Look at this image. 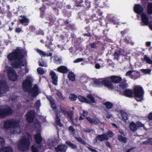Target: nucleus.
I'll use <instances>...</instances> for the list:
<instances>
[{
    "mask_svg": "<svg viewBox=\"0 0 152 152\" xmlns=\"http://www.w3.org/2000/svg\"><path fill=\"white\" fill-rule=\"evenodd\" d=\"M42 146L38 145L35 144L31 146V149L32 152H39V150Z\"/></svg>",
    "mask_w": 152,
    "mask_h": 152,
    "instance_id": "obj_27",
    "label": "nucleus"
},
{
    "mask_svg": "<svg viewBox=\"0 0 152 152\" xmlns=\"http://www.w3.org/2000/svg\"><path fill=\"white\" fill-rule=\"evenodd\" d=\"M43 7H41L39 8V10L41 11L40 14V16L41 18H43L44 17L45 12L44 10H42Z\"/></svg>",
    "mask_w": 152,
    "mask_h": 152,
    "instance_id": "obj_53",
    "label": "nucleus"
},
{
    "mask_svg": "<svg viewBox=\"0 0 152 152\" xmlns=\"http://www.w3.org/2000/svg\"><path fill=\"white\" fill-rule=\"evenodd\" d=\"M67 115H68V116L69 117V119L71 121H73V118H72V115H73L72 113H69L67 114Z\"/></svg>",
    "mask_w": 152,
    "mask_h": 152,
    "instance_id": "obj_58",
    "label": "nucleus"
},
{
    "mask_svg": "<svg viewBox=\"0 0 152 152\" xmlns=\"http://www.w3.org/2000/svg\"><path fill=\"white\" fill-rule=\"evenodd\" d=\"M5 141L4 139L1 137H0V145L3 146L4 145Z\"/></svg>",
    "mask_w": 152,
    "mask_h": 152,
    "instance_id": "obj_55",
    "label": "nucleus"
},
{
    "mask_svg": "<svg viewBox=\"0 0 152 152\" xmlns=\"http://www.w3.org/2000/svg\"><path fill=\"white\" fill-rule=\"evenodd\" d=\"M76 139L79 142L81 143V144L85 145L86 144V142H85L82 140L81 138L80 137H76Z\"/></svg>",
    "mask_w": 152,
    "mask_h": 152,
    "instance_id": "obj_52",
    "label": "nucleus"
},
{
    "mask_svg": "<svg viewBox=\"0 0 152 152\" xmlns=\"http://www.w3.org/2000/svg\"><path fill=\"white\" fill-rule=\"evenodd\" d=\"M147 12L149 14H152V3H149L147 6Z\"/></svg>",
    "mask_w": 152,
    "mask_h": 152,
    "instance_id": "obj_35",
    "label": "nucleus"
},
{
    "mask_svg": "<svg viewBox=\"0 0 152 152\" xmlns=\"http://www.w3.org/2000/svg\"><path fill=\"white\" fill-rule=\"evenodd\" d=\"M77 98H78V97L77 96L74 94H71L69 96V99L72 101L76 100Z\"/></svg>",
    "mask_w": 152,
    "mask_h": 152,
    "instance_id": "obj_43",
    "label": "nucleus"
},
{
    "mask_svg": "<svg viewBox=\"0 0 152 152\" xmlns=\"http://www.w3.org/2000/svg\"><path fill=\"white\" fill-rule=\"evenodd\" d=\"M135 99L137 101L140 102L143 100L144 91L142 87L138 86L134 88L133 94Z\"/></svg>",
    "mask_w": 152,
    "mask_h": 152,
    "instance_id": "obj_3",
    "label": "nucleus"
},
{
    "mask_svg": "<svg viewBox=\"0 0 152 152\" xmlns=\"http://www.w3.org/2000/svg\"><path fill=\"white\" fill-rule=\"evenodd\" d=\"M7 72L9 80L13 81H17L18 75L15 70L11 67H9L7 69Z\"/></svg>",
    "mask_w": 152,
    "mask_h": 152,
    "instance_id": "obj_6",
    "label": "nucleus"
},
{
    "mask_svg": "<svg viewBox=\"0 0 152 152\" xmlns=\"http://www.w3.org/2000/svg\"><path fill=\"white\" fill-rule=\"evenodd\" d=\"M108 137L107 136L104 134H102L101 135L98 136L94 140V142L95 143L97 142V141H102L104 140H107Z\"/></svg>",
    "mask_w": 152,
    "mask_h": 152,
    "instance_id": "obj_15",
    "label": "nucleus"
},
{
    "mask_svg": "<svg viewBox=\"0 0 152 152\" xmlns=\"http://www.w3.org/2000/svg\"><path fill=\"white\" fill-rule=\"evenodd\" d=\"M127 54L125 51L122 49H120L118 50L115 51L113 54L114 59L118 60L119 59V57L121 56H124L127 55Z\"/></svg>",
    "mask_w": 152,
    "mask_h": 152,
    "instance_id": "obj_11",
    "label": "nucleus"
},
{
    "mask_svg": "<svg viewBox=\"0 0 152 152\" xmlns=\"http://www.w3.org/2000/svg\"><path fill=\"white\" fill-rule=\"evenodd\" d=\"M68 77L70 80L74 81L75 79V76L73 72H70L68 75Z\"/></svg>",
    "mask_w": 152,
    "mask_h": 152,
    "instance_id": "obj_36",
    "label": "nucleus"
},
{
    "mask_svg": "<svg viewBox=\"0 0 152 152\" xmlns=\"http://www.w3.org/2000/svg\"><path fill=\"white\" fill-rule=\"evenodd\" d=\"M0 152H13V150L10 147H5L0 149Z\"/></svg>",
    "mask_w": 152,
    "mask_h": 152,
    "instance_id": "obj_29",
    "label": "nucleus"
},
{
    "mask_svg": "<svg viewBox=\"0 0 152 152\" xmlns=\"http://www.w3.org/2000/svg\"><path fill=\"white\" fill-rule=\"evenodd\" d=\"M29 30L31 31H34L35 30V27L33 26H31L29 27Z\"/></svg>",
    "mask_w": 152,
    "mask_h": 152,
    "instance_id": "obj_63",
    "label": "nucleus"
},
{
    "mask_svg": "<svg viewBox=\"0 0 152 152\" xmlns=\"http://www.w3.org/2000/svg\"><path fill=\"white\" fill-rule=\"evenodd\" d=\"M31 140V137L29 134L22 138L18 142V149L23 151L28 150L29 149Z\"/></svg>",
    "mask_w": 152,
    "mask_h": 152,
    "instance_id": "obj_2",
    "label": "nucleus"
},
{
    "mask_svg": "<svg viewBox=\"0 0 152 152\" xmlns=\"http://www.w3.org/2000/svg\"><path fill=\"white\" fill-rule=\"evenodd\" d=\"M123 96L129 98H132L133 96V91L129 89H125L123 91Z\"/></svg>",
    "mask_w": 152,
    "mask_h": 152,
    "instance_id": "obj_17",
    "label": "nucleus"
},
{
    "mask_svg": "<svg viewBox=\"0 0 152 152\" xmlns=\"http://www.w3.org/2000/svg\"><path fill=\"white\" fill-rule=\"evenodd\" d=\"M64 23L65 25H66L67 27L68 28H71L73 26L72 25L69 23V22L67 20L64 21Z\"/></svg>",
    "mask_w": 152,
    "mask_h": 152,
    "instance_id": "obj_51",
    "label": "nucleus"
},
{
    "mask_svg": "<svg viewBox=\"0 0 152 152\" xmlns=\"http://www.w3.org/2000/svg\"><path fill=\"white\" fill-rule=\"evenodd\" d=\"M67 147L65 145H59L56 148V152H66Z\"/></svg>",
    "mask_w": 152,
    "mask_h": 152,
    "instance_id": "obj_26",
    "label": "nucleus"
},
{
    "mask_svg": "<svg viewBox=\"0 0 152 152\" xmlns=\"http://www.w3.org/2000/svg\"><path fill=\"white\" fill-rule=\"evenodd\" d=\"M136 124L137 128H139L140 127H143L144 126V124H142L140 121H137L136 123Z\"/></svg>",
    "mask_w": 152,
    "mask_h": 152,
    "instance_id": "obj_50",
    "label": "nucleus"
},
{
    "mask_svg": "<svg viewBox=\"0 0 152 152\" xmlns=\"http://www.w3.org/2000/svg\"><path fill=\"white\" fill-rule=\"evenodd\" d=\"M141 71L144 73L150 74L151 71V69H142L141 70Z\"/></svg>",
    "mask_w": 152,
    "mask_h": 152,
    "instance_id": "obj_49",
    "label": "nucleus"
},
{
    "mask_svg": "<svg viewBox=\"0 0 152 152\" xmlns=\"http://www.w3.org/2000/svg\"><path fill=\"white\" fill-rule=\"evenodd\" d=\"M37 71L38 73L40 75H42L45 73L43 69L40 67H38L37 69Z\"/></svg>",
    "mask_w": 152,
    "mask_h": 152,
    "instance_id": "obj_45",
    "label": "nucleus"
},
{
    "mask_svg": "<svg viewBox=\"0 0 152 152\" xmlns=\"http://www.w3.org/2000/svg\"><path fill=\"white\" fill-rule=\"evenodd\" d=\"M99 0H94V1L96 5L95 7H98V9H99L100 8H102L104 6H105V2H103L104 4V6L100 4L101 2H98Z\"/></svg>",
    "mask_w": 152,
    "mask_h": 152,
    "instance_id": "obj_38",
    "label": "nucleus"
},
{
    "mask_svg": "<svg viewBox=\"0 0 152 152\" xmlns=\"http://www.w3.org/2000/svg\"><path fill=\"white\" fill-rule=\"evenodd\" d=\"M24 57L22 50L19 47H17L14 51L9 54L7 56L10 61H14L12 63V65L15 68H20L22 66H25L23 61Z\"/></svg>",
    "mask_w": 152,
    "mask_h": 152,
    "instance_id": "obj_1",
    "label": "nucleus"
},
{
    "mask_svg": "<svg viewBox=\"0 0 152 152\" xmlns=\"http://www.w3.org/2000/svg\"><path fill=\"white\" fill-rule=\"evenodd\" d=\"M143 60L145 61L147 63L152 64V60L150 58L148 57L147 55H145L143 57Z\"/></svg>",
    "mask_w": 152,
    "mask_h": 152,
    "instance_id": "obj_39",
    "label": "nucleus"
},
{
    "mask_svg": "<svg viewBox=\"0 0 152 152\" xmlns=\"http://www.w3.org/2000/svg\"><path fill=\"white\" fill-rule=\"evenodd\" d=\"M56 95L58 97L59 99L61 100H63L65 99L66 97L63 96L62 93L61 91H58L56 93Z\"/></svg>",
    "mask_w": 152,
    "mask_h": 152,
    "instance_id": "obj_33",
    "label": "nucleus"
},
{
    "mask_svg": "<svg viewBox=\"0 0 152 152\" xmlns=\"http://www.w3.org/2000/svg\"><path fill=\"white\" fill-rule=\"evenodd\" d=\"M110 79L112 82L116 83H120L122 80V79L121 77L114 75L110 76Z\"/></svg>",
    "mask_w": 152,
    "mask_h": 152,
    "instance_id": "obj_24",
    "label": "nucleus"
},
{
    "mask_svg": "<svg viewBox=\"0 0 152 152\" xmlns=\"http://www.w3.org/2000/svg\"><path fill=\"white\" fill-rule=\"evenodd\" d=\"M83 60V58H78L73 61L74 63H77L81 62Z\"/></svg>",
    "mask_w": 152,
    "mask_h": 152,
    "instance_id": "obj_57",
    "label": "nucleus"
},
{
    "mask_svg": "<svg viewBox=\"0 0 152 152\" xmlns=\"http://www.w3.org/2000/svg\"><path fill=\"white\" fill-rule=\"evenodd\" d=\"M129 38L128 37H126L124 39V41L125 43L126 44H129Z\"/></svg>",
    "mask_w": 152,
    "mask_h": 152,
    "instance_id": "obj_60",
    "label": "nucleus"
},
{
    "mask_svg": "<svg viewBox=\"0 0 152 152\" xmlns=\"http://www.w3.org/2000/svg\"><path fill=\"white\" fill-rule=\"evenodd\" d=\"M19 124V121L17 120L12 119L7 120L4 123V127L6 129H14L18 126Z\"/></svg>",
    "mask_w": 152,
    "mask_h": 152,
    "instance_id": "obj_4",
    "label": "nucleus"
},
{
    "mask_svg": "<svg viewBox=\"0 0 152 152\" xmlns=\"http://www.w3.org/2000/svg\"><path fill=\"white\" fill-rule=\"evenodd\" d=\"M102 82L103 83V85H104L105 86L107 87L108 88L110 89L113 88V85L108 78L103 80Z\"/></svg>",
    "mask_w": 152,
    "mask_h": 152,
    "instance_id": "obj_20",
    "label": "nucleus"
},
{
    "mask_svg": "<svg viewBox=\"0 0 152 152\" xmlns=\"http://www.w3.org/2000/svg\"><path fill=\"white\" fill-rule=\"evenodd\" d=\"M29 95L32 97H35L39 94V88L37 84H35L32 88L28 89Z\"/></svg>",
    "mask_w": 152,
    "mask_h": 152,
    "instance_id": "obj_9",
    "label": "nucleus"
},
{
    "mask_svg": "<svg viewBox=\"0 0 152 152\" xmlns=\"http://www.w3.org/2000/svg\"><path fill=\"white\" fill-rule=\"evenodd\" d=\"M35 105L36 107H39L40 106V102L39 100H37L35 104Z\"/></svg>",
    "mask_w": 152,
    "mask_h": 152,
    "instance_id": "obj_59",
    "label": "nucleus"
},
{
    "mask_svg": "<svg viewBox=\"0 0 152 152\" xmlns=\"http://www.w3.org/2000/svg\"><path fill=\"white\" fill-rule=\"evenodd\" d=\"M133 10L135 13L138 14H142L143 13V8L142 6L140 4H135L134 6Z\"/></svg>",
    "mask_w": 152,
    "mask_h": 152,
    "instance_id": "obj_14",
    "label": "nucleus"
},
{
    "mask_svg": "<svg viewBox=\"0 0 152 152\" xmlns=\"http://www.w3.org/2000/svg\"><path fill=\"white\" fill-rule=\"evenodd\" d=\"M50 104L51 106L53 109H56V105L53 101L50 102Z\"/></svg>",
    "mask_w": 152,
    "mask_h": 152,
    "instance_id": "obj_56",
    "label": "nucleus"
},
{
    "mask_svg": "<svg viewBox=\"0 0 152 152\" xmlns=\"http://www.w3.org/2000/svg\"><path fill=\"white\" fill-rule=\"evenodd\" d=\"M118 140L121 142L126 143L127 139L126 137H124L121 135H119L118 137Z\"/></svg>",
    "mask_w": 152,
    "mask_h": 152,
    "instance_id": "obj_44",
    "label": "nucleus"
},
{
    "mask_svg": "<svg viewBox=\"0 0 152 152\" xmlns=\"http://www.w3.org/2000/svg\"><path fill=\"white\" fill-rule=\"evenodd\" d=\"M20 17L22 18L21 19H20L19 21L20 23L24 26H26L28 25L29 23V20L25 16L21 15Z\"/></svg>",
    "mask_w": 152,
    "mask_h": 152,
    "instance_id": "obj_16",
    "label": "nucleus"
},
{
    "mask_svg": "<svg viewBox=\"0 0 152 152\" xmlns=\"http://www.w3.org/2000/svg\"><path fill=\"white\" fill-rule=\"evenodd\" d=\"M130 128L131 130L133 132L136 131L137 129L136 124L134 122H132L130 123Z\"/></svg>",
    "mask_w": 152,
    "mask_h": 152,
    "instance_id": "obj_31",
    "label": "nucleus"
},
{
    "mask_svg": "<svg viewBox=\"0 0 152 152\" xmlns=\"http://www.w3.org/2000/svg\"><path fill=\"white\" fill-rule=\"evenodd\" d=\"M120 114L124 121H126L128 119V116L127 113L124 110H121L120 111Z\"/></svg>",
    "mask_w": 152,
    "mask_h": 152,
    "instance_id": "obj_25",
    "label": "nucleus"
},
{
    "mask_svg": "<svg viewBox=\"0 0 152 152\" xmlns=\"http://www.w3.org/2000/svg\"><path fill=\"white\" fill-rule=\"evenodd\" d=\"M47 20L49 21L48 22V26H51L54 24L55 21L52 17L49 16L48 18H47Z\"/></svg>",
    "mask_w": 152,
    "mask_h": 152,
    "instance_id": "obj_34",
    "label": "nucleus"
},
{
    "mask_svg": "<svg viewBox=\"0 0 152 152\" xmlns=\"http://www.w3.org/2000/svg\"><path fill=\"white\" fill-rule=\"evenodd\" d=\"M83 2V0H80L79 1H75V5L77 7H83V4H82Z\"/></svg>",
    "mask_w": 152,
    "mask_h": 152,
    "instance_id": "obj_42",
    "label": "nucleus"
},
{
    "mask_svg": "<svg viewBox=\"0 0 152 152\" xmlns=\"http://www.w3.org/2000/svg\"><path fill=\"white\" fill-rule=\"evenodd\" d=\"M88 148L92 152H97V151L91 147H88Z\"/></svg>",
    "mask_w": 152,
    "mask_h": 152,
    "instance_id": "obj_61",
    "label": "nucleus"
},
{
    "mask_svg": "<svg viewBox=\"0 0 152 152\" xmlns=\"http://www.w3.org/2000/svg\"><path fill=\"white\" fill-rule=\"evenodd\" d=\"M83 7L86 10H88L90 7V2L88 0H85V5L83 4Z\"/></svg>",
    "mask_w": 152,
    "mask_h": 152,
    "instance_id": "obj_41",
    "label": "nucleus"
},
{
    "mask_svg": "<svg viewBox=\"0 0 152 152\" xmlns=\"http://www.w3.org/2000/svg\"><path fill=\"white\" fill-rule=\"evenodd\" d=\"M66 143L72 149H75L77 148V146L75 145L69 141H66Z\"/></svg>",
    "mask_w": 152,
    "mask_h": 152,
    "instance_id": "obj_40",
    "label": "nucleus"
},
{
    "mask_svg": "<svg viewBox=\"0 0 152 152\" xmlns=\"http://www.w3.org/2000/svg\"><path fill=\"white\" fill-rule=\"evenodd\" d=\"M21 31H23L21 28H17L15 29V32L16 33H19Z\"/></svg>",
    "mask_w": 152,
    "mask_h": 152,
    "instance_id": "obj_62",
    "label": "nucleus"
},
{
    "mask_svg": "<svg viewBox=\"0 0 152 152\" xmlns=\"http://www.w3.org/2000/svg\"><path fill=\"white\" fill-rule=\"evenodd\" d=\"M120 88L121 89H125L127 87V84L125 82H121L118 85Z\"/></svg>",
    "mask_w": 152,
    "mask_h": 152,
    "instance_id": "obj_37",
    "label": "nucleus"
},
{
    "mask_svg": "<svg viewBox=\"0 0 152 152\" xmlns=\"http://www.w3.org/2000/svg\"><path fill=\"white\" fill-rule=\"evenodd\" d=\"M35 115V112L34 110H31L27 112L26 115L27 122L29 123L33 122Z\"/></svg>",
    "mask_w": 152,
    "mask_h": 152,
    "instance_id": "obj_13",
    "label": "nucleus"
},
{
    "mask_svg": "<svg viewBox=\"0 0 152 152\" xmlns=\"http://www.w3.org/2000/svg\"><path fill=\"white\" fill-rule=\"evenodd\" d=\"M12 110L9 106L3 108H0V118H3L10 115Z\"/></svg>",
    "mask_w": 152,
    "mask_h": 152,
    "instance_id": "obj_8",
    "label": "nucleus"
},
{
    "mask_svg": "<svg viewBox=\"0 0 152 152\" xmlns=\"http://www.w3.org/2000/svg\"><path fill=\"white\" fill-rule=\"evenodd\" d=\"M141 20L143 24L142 25H146L148 24L149 22V18L145 13H142L141 15Z\"/></svg>",
    "mask_w": 152,
    "mask_h": 152,
    "instance_id": "obj_18",
    "label": "nucleus"
},
{
    "mask_svg": "<svg viewBox=\"0 0 152 152\" xmlns=\"http://www.w3.org/2000/svg\"><path fill=\"white\" fill-rule=\"evenodd\" d=\"M103 105H105L106 108L108 109H110L113 106V104L109 101H107L104 103Z\"/></svg>",
    "mask_w": 152,
    "mask_h": 152,
    "instance_id": "obj_32",
    "label": "nucleus"
},
{
    "mask_svg": "<svg viewBox=\"0 0 152 152\" xmlns=\"http://www.w3.org/2000/svg\"><path fill=\"white\" fill-rule=\"evenodd\" d=\"M98 7H95L94 10L96 12V14H94L91 16L92 19L94 21L98 20L100 23L101 25H102V12L100 11L99 9H98Z\"/></svg>",
    "mask_w": 152,
    "mask_h": 152,
    "instance_id": "obj_7",
    "label": "nucleus"
},
{
    "mask_svg": "<svg viewBox=\"0 0 152 152\" xmlns=\"http://www.w3.org/2000/svg\"><path fill=\"white\" fill-rule=\"evenodd\" d=\"M9 89V86L6 82H0V97L3 93L7 92Z\"/></svg>",
    "mask_w": 152,
    "mask_h": 152,
    "instance_id": "obj_12",
    "label": "nucleus"
},
{
    "mask_svg": "<svg viewBox=\"0 0 152 152\" xmlns=\"http://www.w3.org/2000/svg\"><path fill=\"white\" fill-rule=\"evenodd\" d=\"M57 71L61 73L66 74L68 72L69 70L66 66H61L58 67Z\"/></svg>",
    "mask_w": 152,
    "mask_h": 152,
    "instance_id": "obj_23",
    "label": "nucleus"
},
{
    "mask_svg": "<svg viewBox=\"0 0 152 152\" xmlns=\"http://www.w3.org/2000/svg\"><path fill=\"white\" fill-rule=\"evenodd\" d=\"M112 125L113 127L117 129L118 130V132H119V133H124L122 130L120 129V127L117 126V125L113 123L112 124Z\"/></svg>",
    "mask_w": 152,
    "mask_h": 152,
    "instance_id": "obj_48",
    "label": "nucleus"
},
{
    "mask_svg": "<svg viewBox=\"0 0 152 152\" xmlns=\"http://www.w3.org/2000/svg\"><path fill=\"white\" fill-rule=\"evenodd\" d=\"M32 84L31 81L29 79H26L22 83V88L25 92L28 91V89L31 88Z\"/></svg>",
    "mask_w": 152,
    "mask_h": 152,
    "instance_id": "obj_10",
    "label": "nucleus"
},
{
    "mask_svg": "<svg viewBox=\"0 0 152 152\" xmlns=\"http://www.w3.org/2000/svg\"><path fill=\"white\" fill-rule=\"evenodd\" d=\"M35 140L37 143V145L42 146L41 142L43 141V139L42 138L40 134H37L35 136Z\"/></svg>",
    "mask_w": 152,
    "mask_h": 152,
    "instance_id": "obj_21",
    "label": "nucleus"
},
{
    "mask_svg": "<svg viewBox=\"0 0 152 152\" xmlns=\"http://www.w3.org/2000/svg\"><path fill=\"white\" fill-rule=\"evenodd\" d=\"M148 118L149 120H152V112L148 114Z\"/></svg>",
    "mask_w": 152,
    "mask_h": 152,
    "instance_id": "obj_64",
    "label": "nucleus"
},
{
    "mask_svg": "<svg viewBox=\"0 0 152 152\" xmlns=\"http://www.w3.org/2000/svg\"><path fill=\"white\" fill-rule=\"evenodd\" d=\"M55 121L56 124L60 127L63 126V125L61 122V119L58 116V112L56 113V116L55 118Z\"/></svg>",
    "mask_w": 152,
    "mask_h": 152,
    "instance_id": "obj_28",
    "label": "nucleus"
},
{
    "mask_svg": "<svg viewBox=\"0 0 152 152\" xmlns=\"http://www.w3.org/2000/svg\"><path fill=\"white\" fill-rule=\"evenodd\" d=\"M103 80H102L101 79H98L94 81L95 84H97L99 85H100L102 84H103L102 81Z\"/></svg>",
    "mask_w": 152,
    "mask_h": 152,
    "instance_id": "obj_47",
    "label": "nucleus"
},
{
    "mask_svg": "<svg viewBox=\"0 0 152 152\" xmlns=\"http://www.w3.org/2000/svg\"><path fill=\"white\" fill-rule=\"evenodd\" d=\"M134 73L131 75L130 77L131 78L134 80H136L137 78L140 77V72L138 71H134Z\"/></svg>",
    "mask_w": 152,
    "mask_h": 152,
    "instance_id": "obj_30",
    "label": "nucleus"
},
{
    "mask_svg": "<svg viewBox=\"0 0 152 152\" xmlns=\"http://www.w3.org/2000/svg\"><path fill=\"white\" fill-rule=\"evenodd\" d=\"M134 72V70H131L127 72L125 74V75L126 76H131V75H132V74L133 72Z\"/></svg>",
    "mask_w": 152,
    "mask_h": 152,
    "instance_id": "obj_54",
    "label": "nucleus"
},
{
    "mask_svg": "<svg viewBox=\"0 0 152 152\" xmlns=\"http://www.w3.org/2000/svg\"><path fill=\"white\" fill-rule=\"evenodd\" d=\"M61 112L65 116L67 115L69 113L66 110L65 108L61 107L60 108Z\"/></svg>",
    "mask_w": 152,
    "mask_h": 152,
    "instance_id": "obj_46",
    "label": "nucleus"
},
{
    "mask_svg": "<svg viewBox=\"0 0 152 152\" xmlns=\"http://www.w3.org/2000/svg\"><path fill=\"white\" fill-rule=\"evenodd\" d=\"M86 119L91 124L97 125L100 123L99 120L97 118L93 119L90 117H87Z\"/></svg>",
    "mask_w": 152,
    "mask_h": 152,
    "instance_id": "obj_22",
    "label": "nucleus"
},
{
    "mask_svg": "<svg viewBox=\"0 0 152 152\" xmlns=\"http://www.w3.org/2000/svg\"><path fill=\"white\" fill-rule=\"evenodd\" d=\"M50 75L52 80L53 84L55 85H57L58 77L56 73L54 71H50Z\"/></svg>",
    "mask_w": 152,
    "mask_h": 152,
    "instance_id": "obj_19",
    "label": "nucleus"
},
{
    "mask_svg": "<svg viewBox=\"0 0 152 152\" xmlns=\"http://www.w3.org/2000/svg\"><path fill=\"white\" fill-rule=\"evenodd\" d=\"M86 97L90 100L82 95H79L78 96V98L79 101L82 102H85L88 104L91 103H96V101L92 94H88Z\"/></svg>",
    "mask_w": 152,
    "mask_h": 152,
    "instance_id": "obj_5",
    "label": "nucleus"
}]
</instances>
